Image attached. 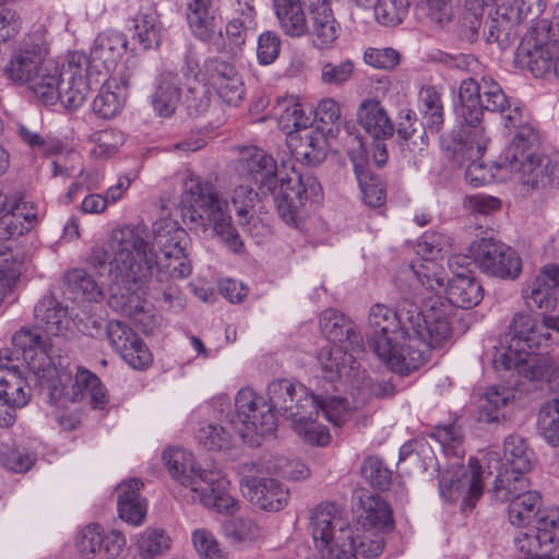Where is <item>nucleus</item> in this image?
<instances>
[{
    "label": "nucleus",
    "mask_w": 559,
    "mask_h": 559,
    "mask_svg": "<svg viewBox=\"0 0 559 559\" xmlns=\"http://www.w3.org/2000/svg\"><path fill=\"white\" fill-rule=\"evenodd\" d=\"M94 147L92 154L96 157H110L124 142L123 133L116 129L100 130L92 135Z\"/></svg>",
    "instance_id": "60"
},
{
    "label": "nucleus",
    "mask_w": 559,
    "mask_h": 559,
    "mask_svg": "<svg viewBox=\"0 0 559 559\" xmlns=\"http://www.w3.org/2000/svg\"><path fill=\"white\" fill-rule=\"evenodd\" d=\"M36 321L46 333L59 335L68 329L67 309L53 297H44L34 309Z\"/></svg>",
    "instance_id": "36"
},
{
    "label": "nucleus",
    "mask_w": 559,
    "mask_h": 559,
    "mask_svg": "<svg viewBox=\"0 0 559 559\" xmlns=\"http://www.w3.org/2000/svg\"><path fill=\"white\" fill-rule=\"evenodd\" d=\"M127 49V39L119 32L107 31L99 34L90 52L88 66L103 67L106 72L112 71Z\"/></svg>",
    "instance_id": "29"
},
{
    "label": "nucleus",
    "mask_w": 559,
    "mask_h": 559,
    "mask_svg": "<svg viewBox=\"0 0 559 559\" xmlns=\"http://www.w3.org/2000/svg\"><path fill=\"white\" fill-rule=\"evenodd\" d=\"M47 55L48 45L44 36L37 33L27 35L12 53L4 72L12 82L26 84L51 61L46 59Z\"/></svg>",
    "instance_id": "17"
},
{
    "label": "nucleus",
    "mask_w": 559,
    "mask_h": 559,
    "mask_svg": "<svg viewBox=\"0 0 559 559\" xmlns=\"http://www.w3.org/2000/svg\"><path fill=\"white\" fill-rule=\"evenodd\" d=\"M311 27L309 33L313 36V44L319 48H326L338 36V24L334 19L330 7H323L322 10L312 11Z\"/></svg>",
    "instance_id": "46"
},
{
    "label": "nucleus",
    "mask_w": 559,
    "mask_h": 559,
    "mask_svg": "<svg viewBox=\"0 0 559 559\" xmlns=\"http://www.w3.org/2000/svg\"><path fill=\"white\" fill-rule=\"evenodd\" d=\"M143 483L133 478L121 483L118 488V512L119 516L132 525H141L147 512L145 499L140 495Z\"/></svg>",
    "instance_id": "31"
},
{
    "label": "nucleus",
    "mask_w": 559,
    "mask_h": 559,
    "mask_svg": "<svg viewBox=\"0 0 559 559\" xmlns=\"http://www.w3.org/2000/svg\"><path fill=\"white\" fill-rule=\"evenodd\" d=\"M169 277L177 278L171 271H164L162 282L158 278V274L156 275L155 282L151 278L147 283V290L144 297L152 295L154 298H158L160 294L164 302L167 304L170 309L179 311L185 307V299L180 288L169 283ZM144 300L146 301V298H144Z\"/></svg>",
    "instance_id": "51"
},
{
    "label": "nucleus",
    "mask_w": 559,
    "mask_h": 559,
    "mask_svg": "<svg viewBox=\"0 0 559 559\" xmlns=\"http://www.w3.org/2000/svg\"><path fill=\"white\" fill-rule=\"evenodd\" d=\"M106 542L107 534H104L103 527L97 523H91L76 533L74 546L81 557L88 559L95 556Z\"/></svg>",
    "instance_id": "54"
},
{
    "label": "nucleus",
    "mask_w": 559,
    "mask_h": 559,
    "mask_svg": "<svg viewBox=\"0 0 559 559\" xmlns=\"http://www.w3.org/2000/svg\"><path fill=\"white\" fill-rule=\"evenodd\" d=\"M537 428L539 433L552 447L559 445V400L546 402L538 414Z\"/></svg>",
    "instance_id": "55"
},
{
    "label": "nucleus",
    "mask_w": 559,
    "mask_h": 559,
    "mask_svg": "<svg viewBox=\"0 0 559 559\" xmlns=\"http://www.w3.org/2000/svg\"><path fill=\"white\" fill-rule=\"evenodd\" d=\"M361 352L345 350L343 346L336 344H326L320 348L317 354L319 368L318 377L324 380L330 388L334 389V383L340 379L342 370L347 364H353L355 356Z\"/></svg>",
    "instance_id": "32"
},
{
    "label": "nucleus",
    "mask_w": 559,
    "mask_h": 559,
    "mask_svg": "<svg viewBox=\"0 0 559 559\" xmlns=\"http://www.w3.org/2000/svg\"><path fill=\"white\" fill-rule=\"evenodd\" d=\"M489 473L498 472L492 489V498L501 503L512 502L531 488L526 473H520L500 467V455L497 451L489 450L485 455Z\"/></svg>",
    "instance_id": "24"
},
{
    "label": "nucleus",
    "mask_w": 559,
    "mask_h": 559,
    "mask_svg": "<svg viewBox=\"0 0 559 559\" xmlns=\"http://www.w3.org/2000/svg\"><path fill=\"white\" fill-rule=\"evenodd\" d=\"M370 345L379 359L393 372L407 374L418 369L437 348L430 340V323L425 308L404 299L397 310L383 304L368 312Z\"/></svg>",
    "instance_id": "2"
},
{
    "label": "nucleus",
    "mask_w": 559,
    "mask_h": 559,
    "mask_svg": "<svg viewBox=\"0 0 559 559\" xmlns=\"http://www.w3.org/2000/svg\"><path fill=\"white\" fill-rule=\"evenodd\" d=\"M357 119L361 128L374 140H386L394 134V124L378 99L362 100L357 109Z\"/></svg>",
    "instance_id": "30"
},
{
    "label": "nucleus",
    "mask_w": 559,
    "mask_h": 559,
    "mask_svg": "<svg viewBox=\"0 0 559 559\" xmlns=\"http://www.w3.org/2000/svg\"><path fill=\"white\" fill-rule=\"evenodd\" d=\"M409 0H377L374 3V19L384 26L400 24L407 14Z\"/></svg>",
    "instance_id": "57"
},
{
    "label": "nucleus",
    "mask_w": 559,
    "mask_h": 559,
    "mask_svg": "<svg viewBox=\"0 0 559 559\" xmlns=\"http://www.w3.org/2000/svg\"><path fill=\"white\" fill-rule=\"evenodd\" d=\"M37 219V210L20 194L7 195L0 211V240H9L28 231Z\"/></svg>",
    "instance_id": "22"
},
{
    "label": "nucleus",
    "mask_w": 559,
    "mask_h": 559,
    "mask_svg": "<svg viewBox=\"0 0 559 559\" xmlns=\"http://www.w3.org/2000/svg\"><path fill=\"white\" fill-rule=\"evenodd\" d=\"M457 136L452 148L453 163L460 168H465L466 182L474 187L485 185L489 180V170L480 159L489 143L486 129H460Z\"/></svg>",
    "instance_id": "16"
},
{
    "label": "nucleus",
    "mask_w": 559,
    "mask_h": 559,
    "mask_svg": "<svg viewBox=\"0 0 559 559\" xmlns=\"http://www.w3.org/2000/svg\"><path fill=\"white\" fill-rule=\"evenodd\" d=\"M112 348L133 369H145L152 364V354L141 337L127 324L112 320L106 326Z\"/></svg>",
    "instance_id": "19"
},
{
    "label": "nucleus",
    "mask_w": 559,
    "mask_h": 559,
    "mask_svg": "<svg viewBox=\"0 0 559 559\" xmlns=\"http://www.w3.org/2000/svg\"><path fill=\"white\" fill-rule=\"evenodd\" d=\"M551 32L549 21L536 22L516 50V62L527 68L534 76L542 78L552 73L555 58L559 53V44L552 39Z\"/></svg>",
    "instance_id": "14"
},
{
    "label": "nucleus",
    "mask_w": 559,
    "mask_h": 559,
    "mask_svg": "<svg viewBox=\"0 0 559 559\" xmlns=\"http://www.w3.org/2000/svg\"><path fill=\"white\" fill-rule=\"evenodd\" d=\"M31 397L26 379L16 367L0 366V427L15 421L14 408L25 406Z\"/></svg>",
    "instance_id": "20"
},
{
    "label": "nucleus",
    "mask_w": 559,
    "mask_h": 559,
    "mask_svg": "<svg viewBox=\"0 0 559 559\" xmlns=\"http://www.w3.org/2000/svg\"><path fill=\"white\" fill-rule=\"evenodd\" d=\"M274 12L282 31L299 38L309 33V24L301 0H273Z\"/></svg>",
    "instance_id": "33"
},
{
    "label": "nucleus",
    "mask_w": 559,
    "mask_h": 559,
    "mask_svg": "<svg viewBox=\"0 0 559 559\" xmlns=\"http://www.w3.org/2000/svg\"><path fill=\"white\" fill-rule=\"evenodd\" d=\"M320 329L330 342L345 350L364 352L361 334L343 313L334 309L324 310L320 317Z\"/></svg>",
    "instance_id": "27"
},
{
    "label": "nucleus",
    "mask_w": 559,
    "mask_h": 559,
    "mask_svg": "<svg viewBox=\"0 0 559 559\" xmlns=\"http://www.w3.org/2000/svg\"><path fill=\"white\" fill-rule=\"evenodd\" d=\"M512 390L503 386H490L478 404V420L487 424L499 423L506 418L507 407L513 401Z\"/></svg>",
    "instance_id": "35"
},
{
    "label": "nucleus",
    "mask_w": 559,
    "mask_h": 559,
    "mask_svg": "<svg viewBox=\"0 0 559 559\" xmlns=\"http://www.w3.org/2000/svg\"><path fill=\"white\" fill-rule=\"evenodd\" d=\"M223 531L234 544L252 543L262 535L260 526L253 520L242 518L226 521Z\"/></svg>",
    "instance_id": "56"
},
{
    "label": "nucleus",
    "mask_w": 559,
    "mask_h": 559,
    "mask_svg": "<svg viewBox=\"0 0 559 559\" xmlns=\"http://www.w3.org/2000/svg\"><path fill=\"white\" fill-rule=\"evenodd\" d=\"M471 473H464L460 478L451 480L449 488L451 496L457 493L463 497L464 508H473L483 493L480 465L477 459L469 460Z\"/></svg>",
    "instance_id": "40"
},
{
    "label": "nucleus",
    "mask_w": 559,
    "mask_h": 559,
    "mask_svg": "<svg viewBox=\"0 0 559 559\" xmlns=\"http://www.w3.org/2000/svg\"><path fill=\"white\" fill-rule=\"evenodd\" d=\"M124 97L120 94V87L116 79L106 80L93 100V111L104 119H110L118 115L123 107Z\"/></svg>",
    "instance_id": "47"
},
{
    "label": "nucleus",
    "mask_w": 559,
    "mask_h": 559,
    "mask_svg": "<svg viewBox=\"0 0 559 559\" xmlns=\"http://www.w3.org/2000/svg\"><path fill=\"white\" fill-rule=\"evenodd\" d=\"M459 98L457 120L462 130L485 129L481 124L484 110L500 114L506 128L521 129L524 126L522 107L510 102L501 86L490 76H483L480 81L473 78L463 80Z\"/></svg>",
    "instance_id": "7"
},
{
    "label": "nucleus",
    "mask_w": 559,
    "mask_h": 559,
    "mask_svg": "<svg viewBox=\"0 0 559 559\" xmlns=\"http://www.w3.org/2000/svg\"><path fill=\"white\" fill-rule=\"evenodd\" d=\"M542 497L531 488L509 503L508 515L514 526H526L534 516H538Z\"/></svg>",
    "instance_id": "48"
},
{
    "label": "nucleus",
    "mask_w": 559,
    "mask_h": 559,
    "mask_svg": "<svg viewBox=\"0 0 559 559\" xmlns=\"http://www.w3.org/2000/svg\"><path fill=\"white\" fill-rule=\"evenodd\" d=\"M179 81L171 73H164L158 79L156 92L153 96L154 109L162 117L171 116L180 102Z\"/></svg>",
    "instance_id": "43"
},
{
    "label": "nucleus",
    "mask_w": 559,
    "mask_h": 559,
    "mask_svg": "<svg viewBox=\"0 0 559 559\" xmlns=\"http://www.w3.org/2000/svg\"><path fill=\"white\" fill-rule=\"evenodd\" d=\"M328 392L329 389L313 393L301 383H294L287 379L274 380L267 385V408H272L273 414L277 412L290 420L300 415V412H322L328 421L341 426L348 415L347 402L342 397L329 395Z\"/></svg>",
    "instance_id": "8"
},
{
    "label": "nucleus",
    "mask_w": 559,
    "mask_h": 559,
    "mask_svg": "<svg viewBox=\"0 0 559 559\" xmlns=\"http://www.w3.org/2000/svg\"><path fill=\"white\" fill-rule=\"evenodd\" d=\"M559 296V266L546 265L523 290L525 304L531 309L544 311L556 307Z\"/></svg>",
    "instance_id": "26"
},
{
    "label": "nucleus",
    "mask_w": 559,
    "mask_h": 559,
    "mask_svg": "<svg viewBox=\"0 0 559 559\" xmlns=\"http://www.w3.org/2000/svg\"><path fill=\"white\" fill-rule=\"evenodd\" d=\"M507 335L530 354L548 347L551 343V333L548 332L544 319L537 320L528 313L514 314Z\"/></svg>",
    "instance_id": "25"
},
{
    "label": "nucleus",
    "mask_w": 559,
    "mask_h": 559,
    "mask_svg": "<svg viewBox=\"0 0 559 559\" xmlns=\"http://www.w3.org/2000/svg\"><path fill=\"white\" fill-rule=\"evenodd\" d=\"M503 461L500 459V467L527 473L533 467L534 453L528 449L526 441L521 436L511 435L503 443Z\"/></svg>",
    "instance_id": "41"
},
{
    "label": "nucleus",
    "mask_w": 559,
    "mask_h": 559,
    "mask_svg": "<svg viewBox=\"0 0 559 559\" xmlns=\"http://www.w3.org/2000/svg\"><path fill=\"white\" fill-rule=\"evenodd\" d=\"M240 488L243 496L257 508L277 512L288 502V489L276 478L267 476L262 463H246L240 466Z\"/></svg>",
    "instance_id": "13"
},
{
    "label": "nucleus",
    "mask_w": 559,
    "mask_h": 559,
    "mask_svg": "<svg viewBox=\"0 0 559 559\" xmlns=\"http://www.w3.org/2000/svg\"><path fill=\"white\" fill-rule=\"evenodd\" d=\"M152 235L148 243L136 228L114 229L108 241L95 246L87 258L90 267L109 287L110 308L129 318L144 312V295L154 271H158L160 282L164 271H171L180 280L192 272L188 253L190 238L177 222L170 218L154 222Z\"/></svg>",
    "instance_id": "1"
},
{
    "label": "nucleus",
    "mask_w": 559,
    "mask_h": 559,
    "mask_svg": "<svg viewBox=\"0 0 559 559\" xmlns=\"http://www.w3.org/2000/svg\"><path fill=\"white\" fill-rule=\"evenodd\" d=\"M258 193L248 185H239L236 187L231 194V203L236 210L238 224L241 227H247L250 224L252 214L250 213L254 206Z\"/></svg>",
    "instance_id": "58"
},
{
    "label": "nucleus",
    "mask_w": 559,
    "mask_h": 559,
    "mask_svg": "<svg viewBox=\"0 0 559 559\" xmlns=\"http://www.w3.org/2000/svg\"><path fill=\"white\" fill-rule=\"evenodd\" d=\"M364 512L359 523L362 530L384 533L393 526L392 512L389 504L378 496H367L361 500Z\"/></svg>",
    "instance_id": "39"
},
{
    "label": "nucleus",
    "mask_w": 559,
    "mask_h": 559,
    "mask_svg": "<svg viewBox=\"0 0 559 559\" xmlns=\"http://www.w3.org/2000/svg\"><path fill=\"white\" fill-rule=\"evenodd\" d=\"M309 530L322 559H357L356 532L335 503H320L311 513Z\"/></svg>",
    "instance_id": "9"
},
{
    "label": "nucleus",
    "mask_w": 559,
    "mask_h": 559,
    "mask_svg": "<svg viewBox=\"0 0 559 559\" xmlns=\"http://www.w3.org/2000/svg\"><path fill=\"white\" fill-rule=\"evenodd\" d=\"M238 169L243 182L253 183L262 194L274 197L280 217L295 228H300L306 207L323 198L321 183L310 173L278 180L275 159L255 146L242 151Z\"/></svg>",
    "instance_id": "3"
},
{
    "label": "nucleus",
    "mask_w": 559,
    "mask_h": 559,
    "mask_svg": "<svg viewBox=\"0 0 559 559\" xmlns=\"http://www.w3.org/2000/svg\"><path fill=\"white\" fill-rule=\"evenodd\" d=\"M225 418L226 424L242 439L251 432L266 435L276 428V418L272 408H267L265 400L249 388L238 391L235 397V409L229 411Z\"/></svg>",
    "instance_id": "12"
},
{
    "label": "nucleus",
    "mask_w": 559,
    "mask_h": 559,
    "mask_svg": "<svg viewBox=\"0 0 559 559\" xmlns=\"http://www.w3.org/2000/svg\"><path fill=\"white\" fill-rule=\"evenodd\" d=\"M163 461L171 477L178 481L192 502L218 513L234 514L238 500L229 493V480L217 469L198 466L191 452L181 448H169L163 453Z\"/></svg>",
    "instance_id": "5"
},
{
    "label": "nucleus",
    "mask_w": 559,
    "mask_h": 559,
    "mask_svg": "<svg viewBox=\"0 0 559 559\" xmlns=\"http://www.w3.org/2000/svg\"><path fill=\"white\" fill-rule=\"evenodd\" d=\"M191 538L201 559H224L218 542L209 530L197 528L192 532Z\"/></svg>",
    "instance_id": "64"
},
{
    "label": "nucleus",
    "mask_w": 559,
    "mask_h": 559,
    "mask_svg": "<svg viewBox=\"0 0 559 559\" xmlns=\"http://www.w3.org/2000/svg\"><path fill=\"white\" fill-rule=\"evenodd\" d=\"M426 252L430 258L425 259L418 265L413 264L412 270L420 285L436 297H427L424 304L426 318L430 323V340L435 346L441 347L451 336L450 319L455 308L469 309L477 306L483 297V287L479 281L472 275H457L445 282L443 273L432 261L441 252L439 245L428 242ZM421 247V245H419Z\"/></svg>",
    "instance_id": "4"
},
{
    "label": "nucleus",
    "mask_w": 559,
    "mask_h": 559,
    "mask_svg": "<svg viewBox=\"0 0 559 559\" xmlns=\"http://www.w3.org/2000/svg\"><path fill=\"white\" fill-rule=\"evenodd\" d=\"M430 437L441 444L445 454L457 457L463 455L462 435L455 424L436 426L430 432Z\"/></svg>",
    "instance_id": "62"
},
{
    "label": "nucleus",
    "mask_w": 559,
    "mask_h": 559,
    "mask_svg": "<svg viewBox=\"0 0 559 559\" xmlns=\"http://www.w3.org/2000/svg\"><path fill=\"white\" fill-rule=\"evenodd\" d=\"M555 534L540 532L536 526L521 531L514 537V545L520 552V559H554L548 555L554 549Z\"/></svg>",
    "instance_id": "34"
},
{
    "label": "nucleus",
    "mask_w": 559,
    "mask_h": 559,
    "mask_svg": "<svg viewBox=\"0 0 559 559\" xmlns=\"http://www.w3.org/2000/svg\"><path fill=\"white\" fill-rule=\"evenodd\" d=\"M537 144L538 134L535 130L530 126L521 127L506 148L499 167L511 173L513 179L523 186L547 187V155L535 151Z\"/></svg>",
    "instance_id": "10"
},
{
    "label": "nucleus",
    "mask_w": 559,
    "mask_h": 559,
    "mask_svg": "<svg viewBox=\"0 0 559 559\" xmlns=\"http://www.w3.org/2000/svg\"><path fill=\"white\" fill-rule=\"evenodd\" d=\"M418 103L426 129L431 133H438L444 122L441 93L435 86H423L418 93Z\"/></svg>",
    "instance_id": "38"
},
{
    "label": "nucleus",
    "mask_w": 559,
    "mask_h": 559,
    "mask_svg": "<svg viewBox=\"0 0 559 559\" xmlns=\"http://www.w3.org/2000/svg\"><path fill=\"white\" fill-rule=\"evenodd\" d=\"M281 106L284 107V111L280 115V122L283 128L300 130L311 126L312 111L310 109L306 112L302 105L295 103L293 99L284 102Z\"/></svg>",
    "instance_id": "63"
},
{
    "label": "nucleus",
    "mask_w": 559,
    "mask_h": 559,
    "mask_svg": "<svg viewBox=\"0 0 559 559\" xmlns=\"http://www.w3.org/2000/svg\"><path fill=\"white\" fill-rule=\"evenodd\" d=\"M182 216L190 228L205 229L213 225L214 231L235 252L242 242L236 229L231 226V217L226 207L227 203L218 198L215 187L201 177L187 170L182 179L180 195Z\"/></svg>",
    "instance_id": "6"
},
{
    "label": "nucleus",
    "mask_w": 559,
    "mask_h": 559,
    "mask_svg": "<svg viewBox=\"0 0 559 559\" xmlns=\"http://www.w3.org/2000/svg\"><path fill=\"white\" fill-rule=\"evenodd\" d=\"M530 355L520 344L506 335L504 341L496 348L492 362L498 370L516 369L531 380H543L546 376L544 367L536 358H530Z\"/></svg>",
    "instance_id": "23"
},
{
    "label": "nucleus",
    "mask_w": 559,
    "mask_h": 559,
    "mask_svg": "<svg viewBox=\"0 0 559 559\" xmlns=\"http://www.w3.org/2000/svg\"><path fill=\"white\" fill-rule=\"evenodd\" d=\"M187 21L192 34L200 40L212 43L217 50L224 49L222 31L218 27V9L214 0H190Z\"/></svg>",
    "instance_id": "21"
},
{
    "label": "nucleus",
    "mask_w": 559,
    "mask_h": 559,
    "mask_svg": "<svg viewBox=\"0 0 559 559\" xmlns=\"http://www.w3.org/2000/svg\"><path fill=\"white\" fill-rule=\"evenodd\" d=\"M235 435H237V432H235L230 426L228 428L223 425L210 423L201 426L195 437L204 449L221 451L231 445Z\"/></svg>",
    "instance_id": "52"
},
{
    "label": "nucleus",
    "mask_w": 559,
    "mask_h": 559,
    "mask_svg": "<svg viewBox=\"0 0 559 559\" xmlns=\"http://www.w3.org/2000/svg\"><path fill=\"white\" fill-rule=\"evenodd\" d=\"M60 79L61 69L53 61H50L26 84L44 104L52 105L58 100Z\"/></svg>",
    "instance_id": "37"
},
{
    "label": "nucleus",
    "mask_w": 559,
    "mask_h": 559,
    "mask_svg": "<svg viewBox=\"0 0 559 559\" xmlns=\"http://www.w3.org/2000/svg\"><path fill=\"white\" fill-rule=\"evenodd\" d=\"M160 33L156 10L153 7L142 8L134 17L133 38L143 49H151L159 45Z\"/></svg>",
    "instance_id": "42"
},
{
    "label": "nucleus",
    "mask_w": 559,
    "mask_h": 559,
    "mask_svg": "<svg viewBox=\"0 0 559 559\" xmlns=\"http://www.w3.org/2000/svg\"><path fill=\"white\" fill-rule=\"evenodd\" d=\"M139 554L143 558L163 556L171 547L169 534L160 527L148 526L132 538Z\"/></svg>",
    "instance_id": "45"
},
{
    "label": "nucleus",
    "mask_w": 559,
    "mask_h": 559,
    "mask_svg": "<svg viewBox=\"0 0 559 559\" xmlns=\"http://www.w3.org/2000/svg\"><path fill=\"white\" fill-rule=\"evenodd\" d=\"M490 0H465L463 10H459L457 33L461 39L474 43L483 23V11Z\"/></svg>",
    "instance_id": "44"
},
{
    "label": "nucleus",
    "mask_w": 559,
    "mask_h": 559,
    "mask_svg": "<svg viewBox=\"0 0 559 559\" xmlns=\"http://www.w3.org/2000/svg\"><path fill=\"white\" fill-rule=\"evenodd\" d=\"M88 57L82 52H72L61 68L58 100L69 109L83 105L90 91L86 81Z\"/></svg>",
    "instance_id": "18"
},
{
    "label": "nucleus",
    "mask_w": 559,
    "mask_h": 559,
    "mask_svg": "<svg viewBox=\"0 0 559 559\" xmlns=\"http://www.w3.org/2000/svg\"><path fill=\"white\" fill-rule=\"evenodd\" d=\"M321 141V135L309 131L300 138L299 144L293 148V154L307 165L319 164L324 158V151L319 146Z\"/></svg>",
    "instance_id": "61"
},
{
    "label": "nucleus",
    "mask_w": 559,
    "mask_h": 559,
    "mask_svg": "<svg viewBox=\"0 0 559 559\" xmlns=\"http://www.w3.org/2000/svg\"><path fill=\"white\" fill-rule=\"evenodd\" d=\"M468 252L477 267L491 277L514 280L522 267L520 255L509 246L492 237L474 240Z\"/></svg>",
    "instance_id": "15"
},
{
    "label": "nucleus",
    "mask_w": 559,
    "mask_h": 559,
    "mask_svg": "<svg viewBox=\"0 0 559 559\" xmlns=\"http://www.w3.org/2000/svg\"><path fill=\"white\" fill-rule=\"evenodd\" d=\"M361 475L376 489L385 490L391 485L392 472L377 456L365 460L361 466Z\"/></svg>",
    "instance_id": "59"
},
{
    "label": "nucleus",
    "mask_w": 559,
    "mask_h": 559,
    "mask_svg": "<svg viewBox=\"0 0 559 559\" xmlns=\"http://www.w3.org/2000/svg\"><path fill=\"white\" fill-rule=\"evenodd\" d=\"M425 123H417L416 114L412 109H402L397 116L396 132L405 141H412L414 150H424L428 145Z\"/></svg>",
    "instance_id": "50"
},
{
    "label": "nucleus",
    "mask_w": 559,
    "mask_h": 559,
    "mask_svg": "<svg viewBox=\"0 0 559 559\" xmlns=\"http://www.w3.org/2000/svg\"><path fill=\"white\" fill-rule=\"evenodd\" d=\"M86 396L94 408H104L108 403L107 390L99 378L84 367H76L74 374L68 369L58 373V383L49 385L47 401L53 406H66L68 402L73 403Z\"/></svg>",
    "instance_id": "11"
},
{
    "label": "nucleus",
    "mask_w": 559,
    "mask_h": 559,
    "mask_svg": "<svg viewBox=\"0 0 559 559\" xmlns=\"http://www.w3.org/2000/svg\"><path fill=\"white\" fill-rule=\"evenodd\" d=\"M209 82L218 97L230 106H238L245 95L241 75L228 62L211 60L207 64Z\"/></svg>",
    "instance_id": "28"
},
{
    "label": "nucleus",
    "mask_w": 559,
    "mask_h": 559,
    "mask_svg": "<svg viewBox=\"0 0 559 559\" xmlns=\"http://www.w3.org/2000/svg\"><path fill=\"white\" fill-rule=\"evenodd\" d=\"M317 414L300 412V415L292 419L296 433L309 444L325 445L330 442L329 430L314 421Z\"/></svg>",
    "instance_id": "53"
},
{
    "label": "nucleus",
    "mask_w": 559,
    "mask_h": 559,
    "mask_svg": "<svg viewBox=\"0 0 559 559\" xmlns=\"http://www.w3.org/2000/svg\"><path fill=\"white\" fill-rule=\"evenodd\" d=\"M50 352L51 345L46 342L38 349H35L32 355L25 356L28 368L40 379L41 384L47 389V393L50 384L58 383V373L62 370L58 369L52 362Z\"/></svg>",
    "instance_id": "49"
}]
</instances>
